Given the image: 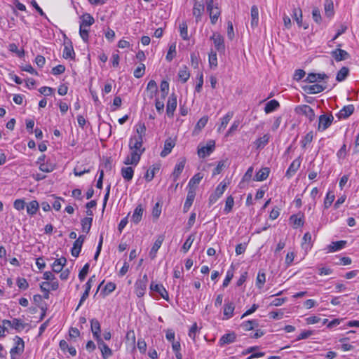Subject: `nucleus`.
I'll use <instances>...</instances> for the list:
<instances>
[{"label": "nucleus", "mask_w": 359, "mask_h": 359, "mask_svg": "<svg viewBox=\"0 0 359 359\" xmlns=\"http://www.w3.org/2000/svg\"><path fill=\"white\" fill-rule=\"evenodd\" d=\"M88 29H86V27H83L82 25L79 26V34L83 39V41L86 43L88 41L89 34H88Z\"/></svg>", "instance_id": "61"}, {"label": "nucleus", "mask_w": 359, "mask_h": 359, "mask_svg": "<svg viewBox=\"0 0 359 359\" xmlns=\"http://www.w3.org/2000/svg\"><path fill=\"white\" fill-rule=\"evenodd\" d=\"M175 145V142L170 137L168 138L164 143V147L161 152V156L164 158L167 156L172 151V148Z\"/></svg>", "instance_id": "20"}, {"label": "nucleus", "mask_w": 359, "mask_h": 359, "mask_svg": "<svg viewBox=\"0 0 359 359\" xmlns=\"http://www.w3.org/2000/svg\"><path fill=\"white\" fill-rule=\"evenodd\" d=\"M164 241V236L160 235L158 236L157 239L154 242L150 252H149V257L151 259H154L157 254L158 250L161 248L163 242Z\"/></svg>", "instance_id": "17"}, {"label": "nucleus", "mask_w": 359, "mask_h": 359, "mask_svg": "<svg viewBox=\"0 0 359 359\" xmlns=\"http://www.w3.org/2000/svg\"><path fill=\"white\" fill-rule=\"evenodd\" d=\"M27 212L29 215H33L36 213L39 210V205L36 201H32L27 205Z\"/></svg>", "instance_id": "43"}, {"label": "nucleus", "mask_w": 359, "mask_h": 359, "mask_svg": "<svg viewBox=\"0 0 359 359\" xmlns=\"http://www.w3.org/2000/svg\"><path fill=\"white\" fill-rule=\"evenodd\" d=\"M81 22H80V25L83 27H88L91 26L95 22V20L93 17L89 13H85L81 17Z\"/></svg>", "instance_id": "39"}, {"label": "nucleus", "mask_w": 359, "mask_h": 359, "mask_svg": "<svg viewBox=\"0 0 359 359\" xmlns=\"http://www.w3.org/2000/svg\"><path fill=\"white\" fill-rule=\"evenodd\" d=\"M176 107H177V97L174 94H172L169 97V98L168 100V102H167V106H166V112H167V114L168 116H173V114H174L175 110L176 109Z\"/></svg>", "instance_id": "15"}, {"label": "nucleus", "mask_w": 359, "mask_h": 359, "mask_svg": "<svg viewBox=\"0 0 359 359\" xmlns=\"http://www.w3.org/2000/svg\"><path fill=\"white\" fill-rule=\"evenodd\" d=\"M235 305L233 302H226L224 306L223 320H228L233 317Z\"/></svg>", "instance_id": "21"}, {"label": "nucleus", "mask_w": 359, "mask_h": 359, "mask_svg": "<svg viewBox=\"0 0 359 359\" xmlns=\"http://www.w3.org/2000/svg\"><path fill=\"white\" fill-rule=\"evenodd\" d=\"M301 165V159L300 158H297L294 159L291 164L290 165L288 169L286 171L285 176L287 178H290L293 176L295 172L299 170Z\"/></svg>", "instance_id": "16"}, {"label": "nucleus", "mask_w": 359, "mask_h": 359, "mask_svg": "<svg viewBox=\"0 0 359 359\" xmlns=\"http://www.w3.org/2000/svg\"><path fill=\"white\" fill-rule=\"evenodd\" d=\"M209 64L210 67H217V53L215 51L211 50L209 53L208 57Z\"/></svg>", "instance_id": "57"}, {"label": "nucleus", "mask_w": 359, "mask_h": 359, "mask_svg": "<svg viewBox=\"0 0 359 359\" xmlns=\"http://www.w3.org/2000/svg\"><path fill=\"white\" fill-rule=\"evenodd\" d=\"M194 241V236L190 235L188 236L184 243L182 245V250L184 252H187L191 248L193 242Z\"/></svg>", "instance_id": "60"}, {"label": "nucleus", "mask_w": 359, "mask_h": 359, "mask_svg": "<svg viewBox=\"0 0 359 359\" xmlns=\"http://www.w3.org/2000/svg\"><path fill=\"white\" fill-rule=\"evenodd\" d=\"M334 194H333V192L332 191H328L326 196H325V198L324 200V207L325 208H328L331 205L332 203H333L334 200Z\"/></svg>", "instance_id": "53"}, {"label": "nucleus", "mask_w": 359, "mask_h": 359, "mask_svg": "<svg viewBox=\"0 0 359 359\" xmlns=\"http://www.w3.org/2000/svg\"><path fill=\"white\" fill-rule=\"evenodd\" d=\"M203 176L201 173H197L193 176V177L190 180L189 182V188L195 189L194 187L198 185L201 180H202Z\"/></svg>", "instance_id": "52"}, {"label": "nucleus", "mask_w": 359, "mask_h": 359, "mask_svg": "<svg viewBox=\"0 0 359 359\" xmlns=\"http://www.w3.org/2000/svg\"><path fill=\"white\" fill-rule=\"evenodd\" d=\"M93 222V217H88L81 219L82 231L86 233L90 231Z\"/></svg>", "instance_id": "41"}, {"label": "nucleus", "mask_w": 359, "mask_h": 359, "mask_svg": "<svg viewBox=\"0 0 359 359\" xmlns=\"http://www.w3.org/2000/svg\"><path fill=\"white\" fill-rule=\"evenodd\" d=\"M346 243V241H339L336 242H332L327 245V252H334L343 249Z\"/></svg>", "instance_id": "26"}, {"label": "nucleus", "mask_w": 359, "mask_h": 359, "mask_svg": "<svg viewBox=\"0 0 359 359\" xmlns=\"http://www.w3.org/2000/svg\"><path fill=\"white\" fill-rule=\"evenodd\" d=\"M121 174L126 181L130 182L133 177L134 169L130 166L123 167L121 170Z\"/></svg>", "instance_id": "32"}, {"label": "nucleus", "mask_w": 359, "mask_h": 359, "mask_svg": "<svg viewBox=\"0 0 359 359\" xmlns=\"http://www.w3.org/2000/svg\"><path fill=\"white\" fill-rule=\"evenodd\" d=\"M295 111L297 114L304 115L309 118L310 121H313L315 118V113L313 109L309 105L304 104L298 106L295 108Z\"/></svg>", "instance_id": "6"}, {"label": "nucleus", "mask_w": 359, "mask_h": 359, "mask_svg": "<svg viewBox=\"0 0 359 359\" xmlns=\"http://www.w3.org/2000/svg\"><path fill=\"white\" fill-rule=\"evenodd\" d=\"M313 133L312 132H309L304 137L303 139L301 141V144H302V147L303 148H306V146L310 144L312 140H313Z\"/></svg>", "instance_id": "58"}, {"label": "nucleus", "mask_w": 359, "mask_h": 359, "mask_svg": "<svg viewBox=\"0 0 359 359\" xmlns=\"http://www.w3.org/2000/svg\"><path fill=\"white\" fill-rule=\"evenodd\" d=\"M332 56L337 60V61H342L347 60L349 58L350 55L348 53L344 50L337 48L334 50H332Z\"/></svg>", "instance_id": "22"}, {"label": "nucleus", "mask_w": 359, "mask_h": 359, "mask_svg": "<svg viewBox=\"0 0 359 359\" xmlns=\"http://www.w3.org/2000/svg\"><path fill=\"white\" fill-rule=\"evenodd\" d=\"M159 170V168L156 166L152 165L150 167L144 175V178L146 181L150 182L154 177L156 172Z\"/></svg>", "instance_id": "46"}, {"label": "nucleus", "mask_w": 359, "mask_h": 359, "mask_svg": "<svg viewBox=\"0 0 359 359\" xmlns=\"http://www.w3.org/2000/svg\"><path fill=\"white\" fill-rule=\"evenodd\" d=\"M15 341V346L13 347L10 351L11 356L16 354L19 355L22 353L24 351L25 344L22 339L16 336Z\"/></svg>", "instance_id": "13"}, {"label": "nucleus", "mask_w": 359, "mask_h": 359, "mask_svg": "<svg viewBox=\"0 0 359 359\" xmlns=\"http://www.w3.org/2000/svg\"><path fill=\"white\" fill-rule=\"evenodd\" d=\"M95 281V276L93 275L87 281V283H86V290L84 291V292L83 293L81 299H80V301H79V303L76 307V310L79 309V308L83 304V303L86 301V299L89 296V292H90V290L92 287V285H93V283Z\"/></svg>", "instance_id": "11"}, {"label": "nucleus", "mask_w": 359, "mask_h": 359, "mask_svg": "<svg viewBox=\"0 0 359 359\" xmlns=\"http://www.w3.org/2000/svg\"><path fill=\"white\" fill-rule=\"evenodd\" d=\"M233 205H234V199H233V197L232 196H229L226 198V201H225V207H224V212L226 213V214H228L229 213L231 210H232V208L233 207Z\"/></svg>", "instance_id": "48"}, {"label": "nucleus", "mask_w": 359, "mask_h": 359, "mask_svg": "<svg viewBox=\"0 0 359 359\" xmlns=\"http://www.w3.org/2000/svg\"><path fill=\"white\" fill-rule=\"evenodd\" d=\"M334 120L333 116L330 114H323L318 118V130L319 131H324L328 128Z\"/></svg>", "instance_id": "3"}, {"label": "nucleus", "mask_w": 359, "mask_h": 359, "mask_svg": "<svg viewBox=\"0 0 359 359\" xmlns=\"http://www.w3.org/2000/svg\"><path fill=\"white\" fill-rule=\"evenodd\" d=\"M278 107L279 102L276 100H272L266 104L264 111L266 114H269L278 109Z\"/></svg>", "instance_id": "40"}, {"label": "nucleus", "mask_w": 359, "mask_h": 359, "mask_svg": "<svg viewBox=\"0 0 359 359\" xmlns=\"http://www.w3.org/2000/svg\"><path fill=\"white\" fill-rule=\"evenodd\" d=\"M302 247L306 251L311 248V235L310 233L306 232V233H304L303 236V242L302 243Z\"/></svg>", "instance_id": "42"}, {"label": "nucleus", "mask_w": 359, "mask_h": 359, "mask_svg": "<svg viewBox=\"0 0 359 359\" xmlns=\"http://www.w3.org/2000/svg\"><path fill=\"white\" fill-rule=\"evenodd\" d=\"M290 220L293 223L294 228L302 226L304 225V219L302 217H298L297 215H292Z\"/></svg>", "instance_id": "55"}, {"label": "nucleus", "mask_w": 359, "mask_h": 359, "mask_svg": "<svg viewBox=\"0 0 359 359\" xmlns=\"http://www.w3.org/2000/svg\"><path fill=\"white\" fill-rule=\"evenodd\" d=\"M185 163H186L185 159H182L180 161H179L175 165L174 170H173V172H172V177H173V180L174 181H177V180L178 179L179 176L180 175V174L183 171L184 168L185 166Z\"/></svg>", "instance_id": "31"}, {"label": "nucleus", "mask_w": 359, "mask_h": 359, "mask_svg": "<svg viewBox=\"0 0 359 359\" xmlns=\"http://www.w3.org/2000/svg\"><path fill=\"white\" fill-rule=\"evenodd\" d=\"M144 213V208L142 205H138L134 210L133 214L131 217V221L137 224L142 219Z\"/></svg>", "instance_id": "24"}, {"label": "nucleus", "mask_w": 359, "mask_h": 359, "mask_svg": "<svg viewBox=\"0 0 359 359\" xmlns=\"http://www.w3.org/2000/svg\"><path fill=\"white\" fill-rule=\"evenodd\" d=\"M146 127L144 123H139L136 126L137 135L133 137H140V139H143L145 135Z\"/></svg>", "instance_id": "54"}, {"label": "nucleus", "mask_w": 359, "mask_h": 359, "mask_svg": "<svg viewBox=\"0 0 359 359\" xmlns=\"http://www.w3.org/2000/svg\"><path fill=\"white\" fill-rule=\"evenodd\" d=\"M292 18L296 21L299 27H303L304 29L308 28V25H304L302 22V11L300 8H294L292 11Z\"/></svg>", "instance_id": "23"}, {"label": "nucleus", "mask_w": 359, "mask_h": 359, "mask_svg": "<svg viewBox=\"0 0 359 359\" xmlns=\"http://www.w3.org/2000/svg\"><path fill=\"white\" fill-rule=\"evenodd\" d=\"M325 89V86L320 84H313L307 88L308 93L311 94L319 93Z\"/></svg>", "instance_id": "47"}, {"label": "nucleus", "mask_w": 359, "mask_h": 359, "mask_svg": "<svg viewBox=\"0 0 359 359\" xmlns=\"http://www.w3.org/2000/svg\"><path fill=\"white\" fill-rule=\"evenodd\" d=\"M142 154L141 152H137L135 151H130V154L128 155L123 161V163L125 165H137L140 161L141 156Z\"/></svg>", "instance_id": "8"}, {"label": "nucleus", "mask_w": 359, "mask_h": 359, "mask_svg": "<svg viewBox=\"0 0 359 359\" xmlns=\"http://www.w3.org/2000/svg\"><path fill=\"white\" fill-rule=\"evenodd\" d=\"M39 170L44 172H50L54 170V166L51 163H43L39 165Z\"/></svg>", "instance_id": "64"}, {"label": "nucleus", "mask_w": 359, "mask_h": 359, "mask_svg": "<svg viewBox=\"0 0 359 359\" xmlns=\"http://www.w3.org/2000/svg\"><path fill=\"white\" fill-rule=\"evenodd\" d=\"M241 326L245 330L250 331L253 330L255 327H257L258 323L256 320H247L243 322Z\"/></svg>", "instance_id": "50"}, {"label": "nucleus", "mask_w": 359, "mask_h": 359, "mask_svg": "<svg viewBox=\"0 0 359 359\" xmlns=\"http://www.w3.org/2000/svg\"><path fill=\"white\" fill-rule=\"evenodd\" d=\"M8 50L11 52L16 53L18 55V56H19L20 57H22L25 53L24 50L23 49L19 50L18 46L14 43L9 44Z\"/></svg>", "instance_id": "59"}, {"label": "nucleus", "mask_w": 359, "mask_h": 359, "mask_svg": "<svg viewBox=\"0 0 359 359\" xmlns=\"http://www.w3.org/2000/svg\"><path fill=\"white\" fill-rule=\"evenodd\" d=\"M178 76L183 83L187 81L190 76V73L187 67L184 66L180 69L178 72Z\"/></svg>", "instance_id": "44"}, {"label": "nucleus", "mask_w": 359, "mask_h": 359, "mask_svg": "<svg viewBox=\"0 0 359 359\" xmlns=\"http://www.w3.org/2000/svg\"><path fill=\"white\" fill-rule=\"evenodd\" d=\"M215 141H209L205 146L198 149V155L200 158H205L209 156L215 149Z\"/></svg>", "instance_id": "9"}, {"label": "nucleus", "mask_w": 359, "mask_h": 359, "mask_svg": "<svg viewBox=\"0 0 359 359\" xmlns=\"http://www.w3.org/2000/svg\"><path fill=\"white\" fill-rule=\"evenodd\" d=\"M270 138V135L269 134H265L262 137L257 139L254 142L257 149H263L269 142Z\"/></svg>", "instance_id": "35"}, {"label": "nucleus", "mask_w": 359, "mask_h": 359, "mask_svg": "<svg viewBox=\"0 0 359 359\" xmlns=\"http://www.w3.org/2000/svg\"><path fill=\"white\" fill-rule=\"evenodd\" d=\"M195 196H196V189H192V188L189 189L186 201L184 204V208H183L184 212H187L189 210L190 207L191 206V205L194 202Z\"/></svg>", "instance_id": "18"}, {"label": "nucleus", "mask_w": 359, "mask_h": 359, "mask_svg": "<svg viewBox=\"0 0 359 359\" xmlns=\"http://www.w3.org/2000/svg\"><path fill=\"white\" fill-rule=\"evenodd\" d=\"M91 331L94 338L97 341H100V324L97 319H92L90 320Z\"/></svg>", "instance_id": "19"}, {"label": "nucleus", "mask_w": 359, "mask_h": 359, "mask_svg": "<svg viewBox=\"0 0 359 359\" xmlns=\"http://www.w3.org/2000/svg\"><path fill=\"white\" fill-rule=\"evenodd\" d=\"M86 236L84 235H80L78 238L73 243V247L71 250L72 255L74 257H77L81 250L82 245L85 241Z\"/></svg>", "instance_id": "10"}, {"label": "nucleus", "mask_w": 359, "mask_h": 359, "mask_svg": "<svg viewBox=\"0 0 359 359\" xmlns=\"http://www.w3.org/2000/svg\"><path fill=\"white\" fill-rule=\"evenodd\" d=\"M67 263V259L65 257H60L55 260V262L52 264V269L55 273H59L62 271L64 266Z\"/></svg>", "instance_id": "30"}, {"label": "nucleus", "mask_w": 359, "mask_h": 359, "mask_svg": "<svg viewBox=\"0 0 359 359\" xmlns=\"http://www.w3.org/2000/svg\"><path fill=\"white\" fill-rule=\"evenodd\" d=\"M180 36L184 40H189V36L188 35V26L186 22H182L181 24H180Z\"/></svg>", "instance_id": "45"}, {"label": "nucleus", "mask_w": 359, "mask_h": 359, "mask_svg": "<svg viewBox=\"0 0 359 359\" xmlns=\"http://www.w3.org/2000/svg\"><path fill=\"white\" fill-rule=\"evenodd\" d=\"M204 0H195L193 6V15L196 18V22L201 20V15L204 12Z\"/></svg>", "instance_id": "7"}, {"label": "nucleus", "mask_w": 359, "mask_h": 359, "mask_svg": "<svg viewBox=\"0 0 359 359\" xmlns=\"http://www.w3.org/2000/svg\"><path fill=\"white\" fill-rule=\"evenodd\" d=\"M325 11L327 16L331 17L333 15V2L332 0H325Z\"/></svg>", "instance_id": "56"}, {"label": "nucleus", "mask_w": 359, "mask_h": 359, "mask_svg": "<svg viewBox=\"0 0 359 359\" xmlns=\"http://www.w3.org/2000/svg\"><path fill=\"white\" fill-rule=\"evenodd\" d=\"M214 43L216 50L219 52H224L225 50V46L224 43V39L219 33H214L210 38Z\"/></svg>", "instance_id": "12"}, {"label": "nucleus", "mask_w": 359, "mask_h": 359, "mask_svg": "<svg viewBox=\"0 0 359 359\" xmlns=\"http://www.w3.org/2000/svg\"><path fill=\"white\" fill-rule=\"evenodd\" d=\"M236 334L231 332L224 334L219 339V344L221 346L233 343L236 340Z\"/></svg>", "instance_id": "36"}, {"label": "nucleus", "mask_w": 359, "mask_h": 359, "mask_svg": "<svg viewBox=\"0 0 359 359\" xmlns=\"http://www.w3.org/2000/svg\"><path fill=\"white\" fill-rule=\"evenodd\" d=\"M213 2V0H206V8L211 23L215 25L220 15V11L217 6H214Z\"/></svg>", "instance_id": "2"}, {"label": "nucleus", "mask_w": 359, "mask_h": 359, "mask_svg": "<svg viewBox=\"0 0 359 359\" xmlns=\"http://www.w3.org/2000/svg\"><path fill=\"white\" fill-rule=\"evenodd\" d=\"M144 72H145V65L144 64H140V65L139 67H137L134 72H133V75L135 78H141L144 74Z\"/></svg>", "instance_id": "63"}, {"label": "nucleus", "mask_w": 359, "mask_h": 359, "mask_svg": "<svg viewBox=\"0 0 359 359\" xmlns=\"http://www.w3.org/2000/svg\"><path fill=\"white\" fill-rule=\"evenodd\" d=\"M60 349L65 353L68 351L72 356L76 355V350L73 346H69L65 340H61L59 344Z\"/></svg>", "instance_id": "38"}, {"label": "nucleus", "mask_w": 359, "mask_h": 359, "mask_svg": "<svg viewBox=\"0 0 359 359\" xmlns=\"http://www.w3.org/2000/svg\"><path fill=\"white\" fill-rule=\"evenodd\" d=\"M354 106L353 104H348L344 106L339 112V118H346L349 117L354 111Z\"/></svg>", "instance_id": "25"}, {"label": "nucleus", "mask_w": 359, "mask_h": 359, "mask_svg": "<svg viewBox=\"0 0 359 359\" xmlns=\"http://www.w3.org/2000/svg\"><path fill=\"white\" fill-rule=\"evenodd\" d=\"M228 183L225 181L221 182L217 188L215 189L213 194L210 196L209 205H212L215 203L217 200L222 196L227 187Z\"/></svg>", "instance_id": "1"}, {"label": "nucleus", "mask_w": 359, "mask_h": 359, "mask_svg": "<svg viewBox=\"0 0 359 359\" xmlns=\"http://www.w3.org/2000/svg\"><path fill=\"white\" fill-rule=\"evenodd\" d=\"M327 78L328 76L325 73H310L308 74L306 81L309 83H315Z\"/></svg>", "instance_id": "28"}, {"label": "nucleus", "mask_w": 359, "mask_h": 359, "mask_svg": "<svg viewBox=\"0 0 359 359\" xmlns=\"http://www.w3.org/2000/svg\"><path fill=\"white\" fill-rule=\"evenodd\" d=\"M266 282V275L264 272H262L261 271H259L257 279H256V286L258 288H262L264 285V284Z\"/></svg>", "instance_id": "51"}, {"label": "nucleus", "mask_w": 359, "mask_h": 359, "mask_svg": "<svg viewBox=\"0 0 359 359\" xmlns=\"http://www.w3.org/2000/svg\"><path fill=\"white\" fill-rule=\"evenodd\" d=\"M233 116V111H229L227 114L221 118V123L219 126L217 128V132L221 133L223 130L226 128L228 123H229L230 120Z\"/></svg>", "instance_id": "29"}, {"label": "nucleus", "mask_w": 359, "mask_h": 359, "mask_svg": "<svg viewBox=\"0 0 359 359\" xmlns=\"http://www.w3.org/2000/svg\"><path fill=\"white\" fill-rule=\"evenodd\" d=\"M251 27L255 28L257 27L259 22V10L257 6L251 7Z\"/></svg>", "instance_id": "37"}, {"label": "nucleus", "mask_w": 359, "mask_h": 359, "mask_svg": "<svg viewBox=\"0 0 359 359\" xmlns=\"http://www.w3.org/2000/svg\"><path fill=\"white\" fill-rule=\"evenodd\" d=\"M97 344L99 345V347L100 348L102 356L103 359H107L109 357H110L112 355V351L109 348V347L104 343V341L100 339V341H97Z\"/></svg>", "instance_id": "27"}, {"label": "nucleus", "mask_w": 359, "mask_h": 359, "mask_svg": "<svg viewBox=\"0 0 359 359\" xmlns=\"http://www.w3.org/2000/svg\"><path fill=\"white\" fill-rule=\"evenodd\" d=\"M150 289L152 291L158 292L161 296V297L163 298L165 300H169L168 292H167V290H165L163 285L151 283L150 285Z\"/></svg>", "instance_id": "14"}, {"label": "nucleus", "mask_w": 359, "mask_h": 359, "mask_svg": "<svg viewBox=\"0 0 359 359\" xmlns=\"http://www.w3.org/2000/svg\"><path fill=\"white\" fill-rule=\"evenodd\" d=\"M269 172L270 170L269 168H263L256 173L254 180L257 182L264 181L269 177Z\"/></svg>", "instance_id": "34"}, {"label": "nucleus", "mask_w": 359, "mask_h": 359, "mask_svg": "<svg viewBox=\"0 0 359 359\" xmlns=\"http://www.w3.org/2000/svg\"><path fill=\"white\" fill-rule=\"evenodd\" d=\"M348 74V69L346 67H343L337 72L336 79L337 81H339V82L343 81L344 80H345V79L346 78Z\"/></svg>", "instance_id": "49"}, {"label": "nucleus", "mask_w": 359, "mask_h": 359, "mask_svg": "<svg viewBox=\"0 0 359 359\" xmlns=\"http://www.w3.org/2000/svg\"><path fill=\"white\" fill-rule=\"evenodd\" d=\"M161 91L162 93V98L165 99L169 91V83L166 81H162L161 86Z\"/></svg>", "instance_id": "62"}, {"label": "nucleus", "mask_w": 359, "mask_h": 359, "mask_svg": "<svg viewBox=\"0 0 359 359\" xmlns=\"http://www.w3.org/2000/svg\"><path fill=\"white\" fill-rule=\"evenodd\" d=\"M143 139H140V137L132 136L129 140V149L130 151H135L143 154L144 152V148L142 147Z\"/></svg>", "instance_id": "5"}, {"label": "nucleus", "mask_w": 359, "mask_h": 359, "mask_svg": "<svg viewBox=\"0 0 359 359\" xmlns=\"http://www.w3.org/2000/svg\"><path fill=\"white\" fill-rule=\"evenodd\" d=\"M62 57L65 59H74L75 53L71 42H69L68 44L65 45V48L62 53Z\"/></svg>", "instance_id": "33"}, {"label": "nucleus", "mask_w": 359, "mask_h": 359, "mask_svg": "<svg viewBox=\"0 0 359 359\" xmlns=\"http://www.w3.org/2000/svg\"><path fill=\"white\" fill-rule=\"evenodd\" d=\"M147 282L148 278L146 274H144L141 279L136 281L135 284V293L138 297H142L144 296L147 289Z\"/></svg>", "instance_id": "4"}]
</instances>
